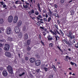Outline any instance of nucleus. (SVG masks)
<instances>
[{
    "label": "nucleus",
    "mask_w": 78,
    "mask_h": 78,
    "mask_svg": "<svg viewBox=\"0 0 78 78\" xmlns=\"http://www.w3.org/2000/svg\"><path fill=\"white\" fill-rule=\"evenodd\" d=\"M28 14L30 15H31L32 14V13L31 12V11H29L28 12Z\"/></svg>",
    "instance_id": "54"
},
{
    "label": "nucleus",
    "mask_w": 78,
    "mask_h": 78,
    "mask_svg": "<svg viewBox=\"0 0 78 78\" xmlns=\"http://www.w3.org/2000/svg\"><path fill=\"white\" fill-rule=\"evenodd\" d=\"M32 48L30 47H29V46H28V47L27 48V51H31Z\"/></svg>",
    "instance_id": "22"
},
{
    "label": "nucleus",
    "mask_w": 78,
    "mask_h": 78,
    "mask_svg": "<svg viewBox=\"0 0 78 78\" xmlns=\"http://www.w3.org/2000/svg\"><path fill=\"white\" fill-rule=\"evenodd\" d=\"M5 55L6 56H8L9 58H11L12 56V54L10 52L7 51L5 52Z\"/></svg>",
    "instance_id": "6"
},
{
    "label": "nucleus",
    "mask_w": 78,
    "mask_h": 78,
    "mask_svg": "<svg viewBox=\"0 0 78 78\" xmlns=\"http://www.w3.org/2000/svg\"><path fill=\"white\" fill-rule=\"evenodd\" d=\"M52 68L53 69H56L55 66L54 65H52Z\"/></svg>",
    "instance_id": "53"
},
{
    "label": "nucleus",
    "mask_w": 78,
    "mask_h": 78,
    "mask_svg": "<svg viewBox=\"0 0 78 78\" xmlns=\"http://www.w3.org/2000/svg\"><path fill=\"white\" fill-rule=\"evenodd\" d=\"M23 8L25 9L26 10H28V6L27 5H23Z\"/></svg>",
    "instance_id": "19"
},
{
    "label": "nucleus",
    "mask_w": 78,
    "mask_h": 78,
    "mask_svg": "<svg viewBox=\"0 0 78 78\" xmlns=\"http://www.w3.org/2000/svg\"><path fill=\"white\" fill-rule=\"evenodd\" d=\"M19 2V1H16V2H15V4H19V3H18Z\"/></svg>",
    "instance_id": "49"
},
{
    "label": "nucleus",
    "mask_w": 78,
    "mask_h": 78,
    "mask_svg": "<svg viewBox=\"0 0 78 78\" xmlns=\"http://www.w3.org/2000/svg\"><path fill=\"white\" fill-rule=\"evenodd\" d=\"M59 32L60 33L62 34V36H64V34L63 33V32L62 31L61 29H60L59 30Z\"/></svg>",
    "instance_id": "28"
},
{
    "label": "nucleus",
    "mask_w": 78,
    "mask_h": 78,
    "mask_svg": "<svg viewBox=\"0 0 78 78\" xmlns=\"http://www.w3.org/2000/svg\"><path fill=\"white\" fill-rule=\"evenodd\" d=\"M55 38L56 41H57V40H58V37H57V36H55Z\"/></svg>",
    "instance_id": "59"
},
{
    "label": "nucleus",
    "mask_w": 78,
    "mask_h": 78,
    "mask_svg": "<svg viewBox=\"0 0 78 78\" xmlns=\"http://www.w3.org/2000/svg\"><path fill=\"white\" fill-rule=\"evenodd\" d=\"M31 44V40H27V44L29 46Z\"/></svg>",
    "instance_id": "21"
},
{
    "label": "nucleus",
    "mask_w": 78,
    "mask_h": 78,
    "mask_svg": "<svg viewBox=\"0 0 78 78\" xmlns=\"http://www.w3.org/2000/svg\"><path fill=\"white\" fill-rule=\"evenodd\" d=\"M23 38L25 40H26L28 38V35L27 33H25L23 36Z\"/></svg>",
    "instance_id": "8"
},
{
    "label": "nucleus",
    "mask_w": 78,
    "mask_h": 78,
    "mask_svg": "<svg viewBox=\"0 0 78 78\" xmlns=\"http://www.w3.org/2000/svg\"><path fill=\"white\" fill-rule=\"evenodd\" d=\"M13 7H14V8H15V9L16 8V6L15 5H13Z\"/></svg>",
    "instance_id": "63"
},
{
    "label": "nucleus",
    "mask_w": 78,
    "mask_h": 78,
    "mask_svg": "<svg viewBox=\"0 0 78 78\" xmlns=\"http://www.w3.org/2000/svg\"><path fill=\"white\" fill-rule=\"evenodd\" d=\"M10 48L9 45L8 44H5V45L4 49L6 51H8Z\"/></svg>",
    "instance_id": "4"
},
{
    "label": "nucleus",
    "mask_w": 78,
    "mask_h": 78,
    "mask_svg": "<svg viewBox=\"0 0 78 78\" xmlns=\"http://www.w3.org/2000/svg\"><path fill=\"white\" fill-rule=\"evenodd\" d=\"M7 69H12V67H11V66L9 65L8 67H7Z\"/></svg>",
    "instance_id": "38"
},
{
    "label": "nucleus",
    "mask_w": 78,
    "mask_h": 78,
    "mask_svg": "<svg viewBox=\"0 0 78 78\" xmlns=\"http://www.w3.org/2000/svg\"><path fill=\"white\" fill-rule=\"evenodd\" d=\"M35 14L36 16H38L39 14V12H38V11H35Z\"/></svg>",
    "instance_id": "26"
},
{
    "label": "nucleus",
    "mask_w": 78,
    "mask_h": 78,
    "mask_svg": "<svg viewBox=\"0 0 78 78\" xmlns=\"http://www.w3.org/2000/svg\"><path fill=\"white\" fill-rule=\"evenodd\" d=\"M22 22L21 20H19L16 23V26L18 27H20L22 26Z\"/></svg>",
    "instance_id": "1"
},
{
    "label": "nucleus",
    "mask_w": 78,
    "mask_h": 78,
    "mask_svg": "<svg viewBox=\"0 0 78 78\" xmlns=\"http://www.w3.org/2000/svg\"><path fill=\"white\" fill-rule=\"evenodd\" d=\"M52 34H53V35H55V33L53 31L52 32Z\"/></svg>",
    "instance_id": "58"
},
{
    "label": "nucleus",
    "mask_w": 78,
    "mask_h": 78,
    "mask_svg": "<svg viewBox=\"0 0 78 78\" xmlns=\"http://www.w3.org/2000/svg\"><path fill=\"white\" fill-rule=\"evenodd\" d=\"M64 42L66 43V44H69V42H68L67 41V40H66V39H64Z\"/></svg>",
    "instance_id": "31"
},
{
    "label": "nucleus",
    "mask_w": 78,
    "mask_h": 78,
    "mask_svg": "<svg viewBox=\"0 0 78 78\" xmlns=\"http://www.w3.org/2000/svg\"><path fill=\"white\" fill-rule=\"evenodd\" d=\"M17 36L19 38H21L23 37V33L21 32H20L18 34Z\"/></svg>",
    "instance_id": "15"
},
{
    "label": "nucleus",
    "mask_w": 78,
    "mask_h": 78,
    "mask_svg": "<svg viewBox=\"0 0 78 78\" xmlns=\"http://www.w3.org/2000/svg\"><path fill=\"white\" fill-rule=\"evenodd\" d=\"M8 70H9V73L10 74H13V69H8Z\"/></svg>",
    "instance_id": "16"
},
{
    "label": "nucleus",
    "mask_w": 78,
    "mask_h": 78,
    "mask_svg": "<svg viewBox=\"0 0 78 78\" xmlns=\"http://www.w3.org/2000/svg\"><path fill=\"white\" fill-rule=\"evenodd\" d=\"M37 6L38 8V11H39L40 12H41V7H40L39 3L37 4Z\"/></svg>",
    "instance_id": "17"
},
{
    "label": "nucleus",
    "mask_w": 78,
    "mask_h": 78,
    "mask_svg": "<svg viewBox=\"0 0 78 78\" xmlns=\"http://www.w3.org/2000/svg\"><path fill=\"white\" fill-rule=\"evenodd\" d=\"M45 71L46 72H47L48 71V69H44Z\"/></svg>",
    "instance_id": "62"
},
{
    "label": "nucleus",
    "mask_w": 78,
    "mask_h": 78,
    "mask_svg": "<svg viewBox=\"0 0 78 78\" xmlns=\"http://www.w3.org/2000/svg\"><path fill=\"white\" fill-rule=\"evenodd\" d=\"M25 2L26 5H30V3H29L27 2V1H25Z\"/></svg>",
    "instance_id": "39"
},
{
    "label": "nucleus",
    "mask_w": 78,
    "mask_h": 78,
    "mask_svg": "<svg viewBox=\"0 0 78 78\" xmlns=\"http://www.w3.org/2000/svg\"><path fill=\"white\" fill-rule=\"evenodd\" d=\"M44 30L45 32H47V29L46 28Z\"/></svg>",
    "instance_id": "64"
},
{
    "label": "nucleus",
    "mask_w": 78,
    "mask_h": 78,
    "mask_svg": "<svg viewBox=\"0 0 78 78\" xmlns=\"http://www.w3.org/2000/svg\"><path fill=\"white\" fill-rule=\"evenodd\" d=\"M36 60V59L34 58H30V61L31 63L34 62Z\"/></svg>",
    "instance_id": "12"
},
{
    "label": "nucleus",
    "mask_w": 78,
    "mask_h": 78,
    "mask_svg": "<svg viewBox=\"0 0 78 78\" xmlns=\"http://www.w3.org/2000/svg\"><path fill=\"white\" fill-rule=\"evenodd\" d=\"M47 38L48 41H52L53 39L52 37H51V35H48L47 37Z\"/></svg>",
    "instance_id": "11"
},
{
    "label": "nucleus",
    "mask_w": 78,
    "mask_h": 78,
    "mask_svg": "<svg viewBox=\"0 0 78 78\" xmlns=\"http://www.w3.org/2000/svg\"><path fill=\"white\" fill-rule=\"evenodd\" d=\"M42 34H43V35L44 36H45V35H46V33L45 32H44V31H43V32Z\"/></svg>",
    "instance_id": "41"
},
{
    "label": "nucleus",
    "mask_w": 78,
    "mask_h": 78,
    "mask_svg": "<svg viewBox=\"0 0 78 78\" xmlns=\"http://www.w3.org/2000/svg\"><path fill=\"white\" fill-rule=\"evenodd\" d=\"M0 30L2 31L3 32L4 30H5V29L3 27H1L0 28Z\"/></svg>",
    "instance_id": "29"
},
{
    "label": "nucleus",
    "mask_w": 78,
    "mask_h": 78,
    "mask_svg": "<svg viewBox=\"0 0 78 78\" xmlns=\"http://www.w3.org/2000/svg\"><path fill=\"white\" fill-rule=\"evenodd\" d=\"M2 74L4 77H6L8 75V73L7 72V71L5 70H4L3 71Z\"/></svg>",
    "instance_id": "9"
},
{
    "label": "nucleus",
    "mask_w": 78,
    "mask_h": 78,
    "mask_svg": "<svg viewBox=\"0 0 78 78\" xmlns=\"http://www.w3.org/2000/svg\"><path fill=\"white\" fill-rule=\"evenodd\" d=\"M40 18H42V16H41V15H38V17L36 18V19L38 20H40Z\"/></svg>",
    "instance_id": "20"
},
{
    "label": "nucleus",
    "mask_w": 78,
    "mask_h": 78,
    "mask_svg": "<svg viewBox=\"0 0 78 78\" xmlns=\"http://www.w3.org/2000/svg\"><path fill=\"white\" fill-rule=\"evenodd\" d=\"M15 32H16V34H18L19 33L20 31L19 28V27L16 28V29H15Z\"/></svg>",
    "instance_id": "13"
},
{
    "label": "nucleus",
    "mask_w": 78,
    "mask_h": 78,
    "mask_svg": "<svg viewBox=\"0 0 78 78\" xmlns=\"http://www.w3.org/2000/svg\"><path fill=\"white\" fill-rule=\"evenodd\" d=\"M57 48H58L59 50H60L62 52V51L61 50V48H59V47L58 46H57Z\"/></svg>",
    "instance_id": "50"
},
{
    "label": "nucleus",
    "mask_w": 78,
    "mask_h": 78,
    "mask_svg": "<svg viewBox=\"0 0 78 78\" xmlns=\"http://www.w3.org/2000/svg\"><path fill=\"white\" fill-rule=\"evenodd\" d=\"M48 11L49 12H48V16H49L50 17H51V14H52V12H51V11L48 8Z\"/></svg>",
    "instance_id": "18"
},
{
    "label": "nucleus",
    "mask_w": 78,
    "mask_h": 78,
    "mask_svg": "<svg viewBox=\"0 0 78 78\" xmlns=\"http://www.w3.org/2000/svg\"><path fill=\"white\" fill-rule=\"evenodd\" d=\"M6 6V5H3V7L4 8H5Z\"/></svg>",
    "instance_id": "61"
},
{
    "label": "nucleus",
    "mask_w": 78,
    "mask_h": 78,
    "mask_svg": "<svg viewBox=\"0 0 78 78\" xmlns=\"http://www.w3.org/2000/svg\"><path fill=\"white\" fill-rule=\"evenodd\" d=\"M60 2L61 3H63L64 2V0H61Z\"/></svg>",
    "instance_id": "43"
},
{
    "label": "nucleus",
    "mask_w": 78,
    "mask_h": 78,
    "mask_svg": "<svg viewBox=\"0 0 78 78\" xmlns=\"http://www.w3.org/2000/svg\"><path fill=\"white\" fill-rule=\"evenodd\" d=\"M41 69H47V68L44 67V65L43 64L41 65Z\"/></svg>",
    "instance_id": "32"
},
{
    "label": "nucleus",
    "mask_w": 78,
    "mask_h": 78,
    "mask_svg": "<svg viewBox=\"0 0 78 78\" xmlns=\"http://www.w3.org/2000/svg\"><path fill=\"white\" fill-rule=\"evenodd\" d=\"M40 22L41 23V21H38V22L37 23V25H40Z\"/></svg>",
    "instance_id": "40"
},
{
    "label": "nucleus",
    "mask_w": 78,
    "mask_h": 78,
    "mask_svg": "<svg viewBox=\"0 0 78 78\" xmlns=\"http://www.w3.org/2000/svg\"><path fill=\"white\" fill-rule=\"evenodd\" d=\"M51 18L50 17H49L48 18V22H50V21L51 20Z\"/></svg>",
    "instance_id": "33"
},
{
    "label": "nucleus",
    "mask_w": 78,
    "mask_h": 78,
    "mask_svg": "<svg viewBox=\"0 0 78 78\" xmlns=\"http://www.w3.org/2000/svg\"><path fill=\"white\" fill-rule=\"evenodd\" d=\"M25 60L26 61H27L28 60V57H25Z\"/></svg>",
    "instance_id": "45"
},
{
    "label": "nucleus",
    "mask_w": 78,
    "mask_h": 78,
    "mask_svg": "<svg viewBox=\"0 0 78 78\" xmlns=\"http://www.w3.org/2000/svg\"><path fill=\"white\" fill-rule=\"evenodd\" d=\"M18 17L16 15H15L14 17V19H13V23H16L18 20Z\"/></svg>",
    "instance_id": "5"
},
{
    "label": "nucleus",
    "mask_w": 78,
    "mask_h": 78,
    "mask_svg": "<svg viewBox=\"0 0 78 78\" xmlns=\"http://www.w3.org/2000/svg\"><path fill=\"white\" fill-rule=\"evenodd\" d=\"M55 28L57 29V30H58V27L57 25H56V24H55Z\"/></svg>",
    "instance_id": "37"
},
{
    "label": "nucleus",
    "mask_w": 78,
    "mask_h": 78,
    "mask_svg": "<svg viewBox=\"0 0 78 78\" xmlns=\"http://www.w3.org/2000/svg\"><path fill=\"white\" fill-rule=\"evenodd\" d=\"M70 64H71V65H74V63L73 62H70Z\"/></svg>",
    "instance_id": "46"
},
{
    "label": "nucleus",
    "mask_w": 78,
    "mask_h": 78,
    "mask_svg": "<svg viewBox=\"0 0 78 78\" xmlns=\"http://www.w3.org/2000/svg\"><path fill=\"white\" fill-rule=\"evenodd\" d=\"M4 23V20L2 19H0V24H2Z\"/></svg>",
    "instance_id": "24"
},
{
    "label": "nucleus",
    "mask_w": 78,
    "mask_h": 78,
    "mask_svg": "<svg viewBox=\"0 0 78 78\" xmlns=\"http://www.w3.org/2000/svg\"><path fill=\"white\" fill-rule=\"evenodd\" d=\"M25 74V72H23L21 74H19V77H22V76H23Z\"/></svg>",
    "instance_id": "23"
},
{
    "label": "nucleus",
    "mask_w": 78,
    "mask_h": 78,
    "mask_svg": "<svg viewBox=\"0 0 78 78\" xmlns=\"http://www.w3.org/2000/svg\"><path fill=\"white\" fill-rule=\"evenodd\" d=\"M74 47L75 48H78V41L77 42V43H76L74 44Z\"/></svg>",
    "instance_id": "25"
},
{
    "label": "nucleus",
    "mask_w": 78,
    "mask_h": 78,
    "mask_svg": "<svg viewBox=\"0 0 78 78\" xmlns=\"http://www.w3.org/2000/svg\"><path fill=\"white\" fill-rule=\"evenodd\" d=\"M0 3L2 5H3L4 4V3L3 2H0Z\"/></svg>",
    "instance_id": "57"
},
{
    "label": "nucleus",
    "mask_w": 78,
    "mask_h": 78,
    "mask_svg": "<svg viewBox=\"0 0 78 78\" xmlns=\"http://www.w3.org/2000/svg\"><path fill=\"white\" fill-rule=\"evenodd\" d=\"M35 64L36 66H39L41 65V60H37L35 61Z\"/></svg>",
    "instance_id": "7"
},
{
    "label": "nucleus",
    "mask_w": 78,
    "mask_h": 78,
    "mask_svg": "<svg viewBox=\"0 0 78 78\" xmlns=\"http://www.w3.org/2000/svg\"><path fill=\"white\" fill-rule=\"evenodd\" d=\"M31 12L32 14H34L35 13L33 9H32L31 10Z\"/></svg>",
    "instance_id": "36"
},
{
    "label": "nucleus",
    "mask_w": 78,
    "mask_h": 78,
    "mask_svg": "<svg viewBox=\"0 0 78 78\" xmlns=\"http://www.w3.org/2000/svg\"><path fill=\"white\" fill-rule=\"evenodd\" d=\"M56 32H57V33L58 34L60 35H61V34H60V32L59 31H57V30H56Z\"/></svg>",
    "instance_id": "48"
},
{
    "label": "nucleus",
    "mask_w": 78,
    "mask_h": 78,
    "mask_svg": "<svg viewBox=\"0 0 78 78\" xmlns=\"http://www.w3.org/2000/svg\"><path fill=\"white\" fill-rule=\"evenodd\" d=\"M55 16L56 17H58V18H59V16L57 14H55Z\"/></svg>",
    "instance_id": "44"
},
{
    "label": "nucleus",
    "mask_w": 78,
    "mask_h": 78,
    "mask_svg": "<svg viewBox=\"0 0 78 78\" xmlns=\"http://www.w3.org/2000/svg\"><path fill=\"white\" fill-rule=\"evenodd\" d=\"M49 46L50 47H53V44H52V43H49Z\"/></svg>",
    "instance_id": "34"
},
{
    "label": "nucleus",
    "mask_w": 78,
    "mask_h": 78,
    "mask_svg": "<svg viewBox=\"0 0 78 78\" xmlns=\"http://www.w3.org/2000/svg\"><path fill=\"white\" fill-rule=\"evenodd\" d=\"M39 70H40V69H37V70H36V72L37 73H39Z\"/></svg>",
    "instance_id": "56"
},
{
    "label": "nucleus",
    "mask_w": 78,
    "mask_h": 78,
    "mask_svg": "<svg viewBox=\"0 0 78 78\" xmlns=\"http://www.w3.org/2000/svg\"><path fill=\"white\" fill-rule=\"evenodd\" d=\"M54 6L56 8H57L58 6L56 4H55L54 5Z\"/></svg>",
    "instance_id": "52"
},
{
    "label": "nucleus",
    "mask_w": 78,
    "mask_h": 78,
    "mask_svg": "<svg viewBox=\"0 0 78 78\" xmlns=\"http://www.w3.org/2000/svg\"><path fill=\"white\" fill-rule=\"evenodd\" d=\"M26 30V26H24L23 28V31H25Z\"/></svg>",
    "instance_id": "27"
},
{
    "label": "nucleus",
    "mask_w": 78,
    "mask_h": 78,
    "mask_svg": "<svg viewBox=\"0 0 78 78\" xmlns=\"http://www.w3.org/2000/svg\"><path fill=\"white\" fill-rule=\"evenodd\" d=\"M69 40H72V39H74L75 38V35H72L70 36V35H69Z\"/></svg>",
    "instance_id": "14"
},
{
    "label": "nucleus",
    "mask_w": 78,
    "mask_h": 78,
    "mask_svg": "<svg viewBox=\"0 0 78 78\" xmlns=\"http://www.w3.org/2000/svg\"><path fill=\"white\" fill-rule=\"evenodd\" d=\"M8 20L9 22L11 23L13 20V17L12 16H9Z\"/></svg>",
    "instance_id": "3"
},
{
    "label": "nucleus",
    "mask_w": 78,
    "mask_h": 78,
    "mask_svg": "<svg viewBox=\"0 0 78 78\" xmlns=\"http://www.w3.org/2000/svg\"><path fill=\"white\" fill-rule=\"evenodd\" d=\"M40 28L41 29H43V30H44V27H40Z\"/></svg>",
    "instance_id": "51"
},
{
    "label": "nucleus",
    "mask_w": 78,
    "mask_h": 78,
    "mask_svg": "<svg viewBox=\"0 0 78 78\" xmlns=\"http://www.w3.org/2000/svg\"><path fill=\"white\" fill-rule=\"evenodd\" d=\"M44 21H45L46 22H47V20L46 18H44Z\"/></svg>",
    "instance_id": "55"
},
{
    "label": "nucleus",
    "mask_w": 78,
    "mask_h": 78,
    "mask_svg": "<svg viewBox=\"0 0 78 78\" xmlns=\"http://www.w3.org/2000/svg\"><path fill=\"white\" fill-rule=\"evenodd\" d=\"M12 31V30L10 27H8L6 28V33L7 34L9 35Z\"/></svg>",
    "instance_id": "2"
},
{
    "label": "nucleus",
    "mask_w": 78,
    "mask_h": 78,
    "mask_svg": "<svg viewBox=\"0 0 78 78\" xmlns=\"http://www.w3.org/2000/svg\"><path fill=\"white\" fill-rule=\"evenodd\" d=\"M69 35H70V36L72 35V32L71 31L69 32V34H68V37H69Z\"/></svg>",
    "instance_id": "35"
},
{
    "label": "nucleus",
    "mask_w": 78,
    "mask_h": 78,
    "mask_svg": "<svg viewBox=\"0 0 78 78\" xmlns=\"http://www.w3.org/2000/svg\"><path fill=\"white\" fill-rule=\"evenodd\" d=\"M53 74H51L49 76L48 78H53Z\"/></svg>",
    "instance_id": "30"
},
{
    "label": "nucleus",
    "mask_w": 78,
    "mask_h": 78,
    "mask_svg": "<svg viewBox=\"0 0 78 78\" xmlns=\"http://www.w3.org/2000/svg\"><path fill=\"white\" fill-rule=\"evenodd\" d=\"M46 14L45 15V17L46 18H47L48 17V15L46 13Z\"/></svg>",
    "instance_id": "60"
},
{
    "label": "nucleus",
    "mask_w": 78,
    "mask_h": 78,
    "mask_svg": "<svg viewBox=\"0 0 78 78\" xmlns=\"http://www.w3.org/2000/svg\"><path fill=\"white\" fill-rule=\"evenodd\" d=\"M64 60L66 62L68 61V60H71V58L69 56L66 55V58Z\"/></svg>",
    "instance_id": "10"
},
{
    "label": "nucleus",
    "mask_w": 78,
    "mask_h": 78,
    "mask_svg": "<svg viewBox=\"0 0 78 78\" xmlns=\"http://www.w3.org/2000/svg\"><path fill=\"white\" fill-rule=\"evenodd\" d=\"M70 12L71 14V15H73V14L74 13V12L73 10L71 11Z\"/></svg>",
    "instance_id": "42"
},
{
    "label": "nucleus",
    "mask_w": 78,
    "mask_h": 78,
    "mask_svg": "<svg viewBox=\"0 0 78 78\" xmlns=\"http://www.w3.org/2000/svg\"><path fill=\"white\" fill-rule=\"evenodd\" d=\"M41 44L42 45H43L44 46V42H43V41H42V40H41Z\"/></svg>",
    "instance_id": "47"
}]
</instances>
